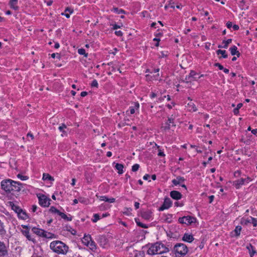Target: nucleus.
I'll return each mask as SVG.
<instances>
[{"label":"nucleus","mask_w":257,"mask_h":257,"mask_svg":"<svg viewBox=\"0 0 257 257\" xmlns=\"http://www.w3.org/2000/svg\"><path fill=\"white\" fill-rule=\"evenodd\" d=\"M1 185L2 189L7 193H11L12 191L19 192L23 187L22 183L11 179L3 180Z\"/></svg>","instance_id":"nucleus-1"},{"label":"nucleus","mask_w":257,"mask_h":257,"mask_svg":"<svg viewBox=\"0 0 257 257\" xmlns=\"http://www.w3.org/2000/svg\"><path fill=\"white\" fill-rule=\"evenodd\" d=\"M147 246L148 249L147 252L149 255L162 254L169 251V248L161 242L149 244Z\"/></svg>","instance_id":"nucleus-2"},{"label":"nucleus","mask_w":257,"mask_h":257,"mask_svg":"<svg viewBox=\"0 0 257 257\" xmlns=\"http://www.w3.org/2000/svg\"><path fill=\"white\" fill-rule=\"evenodd\" d=\"M50 249L57 254H66L69 247L61 241L54 240L50 244Z\"/></svg>","instance_id":"nucleus-3"},{"label":"nucleus","mask_w":257,"mask_h":257,"mask_svg":"<svg viewBox=\"0 0 257 257\" xmlns=\"http://www.w3.org/2000/svg\"><path fill=\"white\" fill-rule=\"evenodd\" d=\"M173 250L176 256L178 257L184 256L188 251L187 246L181 243H178L175 244Z\"/></svg>","instance_id":"nucleus-4"},{"label":"nucleus","mask_w":257,"mask_h":257,"mask_svg":"<svg viewBox=\"0 0 257 257\" xmlns=\"http://www.w3.org/2000/svg\"><path fill=\"white\" fill-rule=\"evenodd\" d=\"M174 119L172 117H168L167 121L162 124L161 129L164 131L169 130L171 127H176Z\"/></svg>","instance_id":"nucleus-5"},{"label":"nucleus","mask_w":257,"mask_h":257,"mask_svg":"<svg viewBox=\"0 0 257 257\" xmlns=\"http://www.w3.org/2000/svg\"><path fill=\"white\" fill-rule=\"evenodd\" d=\"M196 219L191 216H184L182 217H180L178 221L181 224H186L187 225L191 224L196 222Z\"/></svg>","instance_id":"nucleus-6"},{"label":"nucleus","mask_w":257,"mask_h":257,"mask_svg":"<svg viewBox=\"0 0 257 257\" xmlns=\"http://www.w3.org/2000/svg\"><path fill=\"white\" fill-rule=\"evenodd\" d=\"M251 180L252 179L249 177L246 178H241L235 181L233 184L236 189H239L242 185L246 183H248L249 182L251 181Z\"/></svg>","instance_id":"nucleus-7"},{"label":"nucleus","mask_w":257,"mask_h":257,"mask_svg":"<svg viewBox=\"0 0 257 257\" xmlns=\"http://www.w3.org/2000/svg\"><path fill=\"white\" fill-rule=\"evenodd\" d=\"M50 201L51 199L44 195H42L39 197V203L42 207H48L50 204Z\"/></svg>","instance_id":"nucleus-8"},{"label":"nucleus","mask_w":257,"mask_h":257,"mask_svg":"<svg viewBox=\"0 0 257 257\" xmlns=\"http://www.w3.org/2000/svg\"><path fill=\"white\" fill-rule=\"evenodd\" d=\"M172 205V202L171 200L169 198L166 197L164 199L163 204L159 208V211H162L165 209H168L171 207Z\"/></svg>","instance_id":"nucleus-9"},{"label":"nucleus","mask_w":257,"mask_h":257,"mask_svg":"<svg viewBox=\"0 0 257 257\" xmlns=\"http://www.w3.org/2000/svg\"><path fill=\"white\" fill-rule=\"evenodd\" d=\"M198 74L194 70H191L189 74L185 77V80L187 83L192 81H197L198 80Z\"/></svg>","instance_id":"nucleus-10"},{"label":"nucleus","mask_w":257,"mask_h":257,"mask_svg":"<svg viewBox=\"0 0 257 257\" xmlns=\"http://www.w3.org/2000/svg\"><path fill=\"white\" fill-rule=\"evenodd\" d=\"M97 241L99 245L103 248L106 247L108 241L106 236L104 235H99L97 237Z\"/></svg>","instance_id":"nucleus-11"},{"label":"nucleus","mask_w":257,"mask_h":257,"mask_svg":"<svg viewBox=\"0 0 257 257\" xmlns=\"http://www.w3.org/2000/svg\"><path fill=\"white\" fill-rule=\"evenodd\" d=\"M248 223H252L253 226L255 227L257 226V218L250 217V218L247 219H242L241 220V224L247 225Z\"/></svg>","instance_id":"nucleus-12"},{"label":"nucleus","mask_w":257,"mask_h":257,"mask_svg":"<svg viewBox=\"0 0 257 257\" xmlns=\"http://www.w3.org/2000/svg\"><path fill=\"white\" fill-rule=\"evenodd\" d=\"M8 254L6 246L4 242L0 241V257H4Z\"/></svg>","instance_id":"nucleus-13"},{"label":"nucleus","mask_w":257,"mask_h":257,"mask_svg":"<svg viewBox=\"0 0 257 257\" xmlns=\"http://www.w3.org/2000/svg\"><path fill=\"white\" fill-rule=\"evenodd\" d=\"M139 107V103L138 102H134V105L130 106L129 110H127L126 112L128 114V112L130 111V114H133L135 113L136 110H138Z\"/></svg>","instance_id":"nucleus-14"},{"label":"nucleus","mask_w":257,"mask_h":257,"mask_svg":"<svg viewBox=\"0 0 257 257\" xmlns=\"http://www.w3.org/2000/svg\"><path fill=\"white\" fill-rule=\"evenodd\" d=\"M170 195L171 197L175 200H179L182 197L181 193L178 191H172L170 192Z\"/></svg>","instance_id":"nucleus-15"},{"label":"nucleus","mask_w":257,"mask_h":257,"mask_svg":"<svg viewBox=\"0 0 257 257\" xmlns=\"http://www.w3.org/2000/svg\"><path fill=\"white\" fill-rule=\"evenodd\" d=\"M182 239L186 242L190 243L193 241L194 238L192 234L186 233L184 234Z\"/></svg>","instance_id":"nucleus-16"},{"label":"nucleus","mask_w":257,"mask_h":257,"mask_svg":"<svg viewBox=\"0 0 257 257\" xmlns=\"http://www.w3.org/2000/svg\"><path fill=\"white\" fill-rule=\"evenodd\" d=\"M32 231L35 234L38 235L39 236L43 237L44 235V230L37 227H33Z\"/></svg>","instance_id":"nucleus-17"},{"label":"nucleus","mask_w":257,"mask_h":257,"mask_svg":"<svg viewBox=\"0 0 257 257\" xmlns=\"http://www.w3.org/2000/svg\"><path fill=\"white\" fill-rule=\"evenodd\" d=\"M237 47L234 45L229 48V51L230 52L231 55H236L237 57H239L240 55V53L238 51H237Z\"/></svg>","instance_id":"nucleus-18"},{"label":"nucleus","mask_w":257,"mask_h":257,"mask_svg":"<svg viewBox=\"0 0 257 257\" xmlns=\"http://www.w3.org/2000/svg\"><path fill=\"white\" fill-rule=\"evenodd\" d=\"M185 181V179L183 177L178 176L176 179H173L172 181V183L174 185H177L180 184L181 183Z\"/></svg>","instance_id":"nucleus-19"},{"label":"nucleus","mask_w":257,"mask_h":257,"mask_svg":"<svg viewBox=\"0 0 257 257\" xmlns=\"http://www.w3.org/2000/svg\"><path fill=\"white\" fill-rule=\"evenodd\" d=\"M246 248L248 250L250 257H253L254 254L256 253V251L255 250L254 247L251 243H249L248 245H247Z\"/></svg>","instance_id":"nucleus-20"},{"label":"nucleus","mask_w":257,"mask_h":257,"mask_svg":"<svg viewBox=\"0 0 257 257\" xmlns=\"http://www.w3.org/2000/svg\"><path fill=\"white\" fill-rule=\"evenodd\" d=\"M43 237L48 239H53L56 238L57 235L54 233L48 232L44 230V235Z\"/></svg>","instance_id":"nucleus-21"},{"label":"nucleus","mask_w":257,"mask_h":257,"mask_svg":"<svg viewBox=\"0 0 257 257\" xmlns=\"http://www.w3.org/2000/svg\"><path fill=\"white\" fill-rule=\"evenodd\" d=\"M9 204L12 209L17 214L19 213V212L22 211V209L19 206L15 204L13 202H10Z\"/></svg>","instance_id":"nucleus-22"},{"label":"nucleus","mask_w":257,"mask_h":257,"mask_svg":"<svg viewBox=\"0 0 257 257\" xmlns=\"http://www.w3.org/2000/svg\"><path fill=\"white\" fill-rule=\"evenodd\" d=\"M91 237L90 235H89V234L84 235V237H83V238L82 239V243L84 245H85L86 246H88L89 242H90V241H91Z\"/></svg>","instance_id":"nucleus-23"},{"label":"nucleus","mask_w":257,"mask_h":257,"mask_svg":"<svg viewBox=\"0 0 257 257\" xmlns=\"http://www.w3.org/2000/svg\"><path fill=\"white\" fill-rule=\"evenodd\" d=\"M142 217L146 220H149L152 216V213L150 211H144L141 213Z\"/></svg>","instance_id":"nucleus-24"},{"label":"nucleus","mask_w":257,"mask_h":257,"mask_svg":"<svg viewBox=\"0 0 257 257\" xmlns=\"http://www.w3.org/2000/svg\"><path fill=\"white\" fill-rule=\"evenodd\" d=\"M18 0H10L9 4L11 9L17 10L19 7L17 6Z\"/></svg>","instance_id":"nucleus-25"},{"label":"nucleus","mask_w":257,"mask_h":257,"mask_svg":"<svg viewBox=\"0 0 257 257\" xmlns=\"http://www.w3.org/2000/svg\"><path fill=\"white\" fill-rule=\"evenodd\" d=\"M115 168L117 170V173L119 174H122L123 173V169L124 168L123 165L121 164L116 163Z\"/></svg>","instance_id":"nucleus-26"},{"label":"nucleus","mask_w":257,"mask_h":257,"mask_svg":"<svg viewBox=\"0 0 257 257\" xmlns=\"http://www.w3.org/2000/svg\"><path fill=\"white\" fill-rule=\"evenodd\" d=\"M23 234L26 237V238L29 240L32 241L33 242H35V239L31 237L28 230L23 231Z\"/></svg>","instance_id":"nucleus-27"},{"label":"nucleus","mask_w":257,"mask_h":257,"mask_svg":"<svg viewBox=\"0 0 257 257\" xmlns=\"http://www.w3.org/2000/svg\"><path fill=\"white\" fill-rule=\"evenodd\" d=\"M18 216L19 218L24 220H26L27 218H28V216L27 214L25 211H23L22 209L21 212H19V213H18Z\"/></svg>","instance_id":"nucleus-28"},{"label":"nucleus","mask_w":257,"mask_h":257,"mask_svg":"<svg viewBox=\"0 0 257 257\" xmlns=\"http://www.w3.org/2000/svg\"><path fill=\"white\" fill-rule=\"evenodd\" d=\"M216 54L218 55L221 54V57L223 58H227L228 57V55L226 54V51L225 50L218 49L216 51Z\"/></svg>","instance_id":"nucleus-29"},{"label":"nucleus","mask_w":257,"mask_h":257,"mask_svg":"<svg viewBox=\"0 0 257 257\" xmlns=\"http://www.w3.org/2000/svg\"><path fill=\"white\" fill-rule=\"evenodd\" d=\"M42 179L43 180H49L51 181H54V178L48 173H44Z\"/></svg>","instance_id":"nucleus-30"},{"label":"nucleus","mask_w":257,"mask_h":257,"mask_svg":"<svg viewBox=\"0 0 257 257\" xmlns=\"http://www.w3.org/2000/svg\"><path fill=\"white\" fill-rule=\"evenodd\" d=\"M59 216L63 219L67 221H71L72 219V217L69 215V216H67L66 214L62 212H60Z\"/></svg>","instance_id":"nucleus-31"},{"label":"nucleus","mask_w":257,"mask_h":257,"mask_svg":"<svg viewBox=\"0 0 257 257\" xmlns=\"http://www.w3.org/2000/svg\"><path fill=\"white\" fill-rule=\"evenodd\" d=\"M90 249L92 251H94L96 249V245L95 242L92 240V238H91V241L89 242V245Z\"/></svg>","instance_id":"nucleus-32"},{"label":"nucleus","mask_w":257,"mask_h":257,"mask_svg":"<svg viewBox=\"0 0 257 257\" xmlns=\"http://www.w3.org/2000/svg\"><path fill=\"white\" fill-rule=\"evenodd\" d=\"M241 228V226L239 225H237L235 227L234 230L235 236H238L240 235Z\"/></svg>","instance_id":"nucleus-33"},{"label":"nucleus","mask_w":257,"mask_h":257,"mask_svg":"<svg viewBox=\"0 0 257 257\" xmlns=\"http://www.w3.org/2000/svg\"><path fill=\"white\" fill-rule=\"evenodd\" d=\"M231 42H232L231 39H228L227 40H223L222 42V43L224 44V45L222 46V48L226 49L228 47V45L230 43H231Z\"/></svg>","instance_id":"nucleus-34"},{"label":"nucleus","mask_w":257,"mask_h":257,"mask_svg":"<svg viewBox=\"0 0 257 257\" xmlns=\"http://www.w3.org/2000/svg\"><path fill=\"white\" fill-rule=\"evenodd\" d=\"M135 221H136V223H137L138 226H139L140 227H141L142 228H148L147 225H146L145 224H144V223H142L141 222H140L139 221V219L136 218L135 219Z\"/></svg>","instance_id":"nucleus-35"},{"label":"nucleus","mask_w":257,"mask_h":257,"mask_svg":"<svg viewBox=\"0 0 257 257\" xmlns=\"http://www.w3.org/2000/svg\"><path fill=\"white\" fill-rule=\"evenodd\" d=\"M165 218L164 219V220L167 222V223H171L172 221V217L173 215L171 214H168L167 215H165Z\"/></svg>","instance_id":"nucleus-36"},{"label":"nucleus","mask_w":257,"mask_h":257,"mask_svg":"<svg viewBox=\"0 0 257 257\" xmlns=\"http://www.w3.org/2000/svg\"><path fill=\"white\" fill-rule=\"evenodd\" d=\"M49 211L52 213H56L59 215L61 211L58 210L55 207L51 206L49 209Z\"/></svg>","instance_id":"nucleus-37"},{"label":"nucleus","mask_w":257,"mask_h":257,"mask_svg":"<svg viewBox=\"0 0 257 257\" xmlns=\"http://www.w3.org/2000/svg\"><path fill=\"white\" fill-rule=\"evenodd\" d=\"M188 105L190 110H192L193 111H196L197 110V107L194 103L191 102L188 103Z\"/></svg>","instance_id":"nucleus-38"},{"label":"nucleus","mask_w":257,"mask_h":257,"mask_svg":"<svg viewBox=\"0 0 257 257\" xmlns=\"http://www.w3.org/2000/svg\"><path fill=\"white\" fill-rule=\"evenodd\" d=\"M78 53L80 55H84L85 58L88 57V53H86L85 50L83 48H80L78 50Z\"/></svg>","instance_id":"nucleus-39"},{"label":"nucleus","mask_w":257,"mask_h":257,"mask_svg":"<svg viewBox=\"0 0 257 257\" xmlns=\"http://www.w3.org/2000/svg\"><path fill=\"white\" fill-rule=\"evenodd\" d=\"M6 233V231L4 228V223L0 220V234L4 235Z\"/></svg>","instance_id":"nucleus-40"},{"label":"nucleus","mask_w":257,"mask_h":257,"mask_svg":"<svg viewBox=\"0 0 257 257\" xmlns=\"http://www.w3.org/2000/svg\"><path fill=\"white\" fill-rule=\"evenodd\" d=\"M111 11L118 14H125V11L123 10L119 9L117 8H113Z\"/></svg>","instance_id":"nucleus-41"},{"label":"nucleus","mask_w":257,"mask_h":257,"mask_svg":"<svg viewBox=\"0 0 257 257\" xmlns=\"http://www.w3.org/2000/svg\"><path fill=\"white\" fill-rule=\"evenodd\" d=\"M17 177L22 181L26 180L28 179V178H29V177L28 176H24L21 174H18L17 175Z\"/></svg>","instance_id":"nucleus-42"},{"label":"nucleus","mask_w":257,"mask_h":257,"mask_svg":"<svg viewBox=\"0 0 257 257\" xmlns=\"http://www.w3.org/2000/svg\"><path fill=\"white\" fill-rule=\"evenodd\" d=\"M100 217L98 214H94L93 215V218L92 219V221L93 222H96L99 219H100Z\"/></svg>","instance_id":"nucleus-43"},{"label":"nucleus","mask_w":257,"mask_h":257,"mask_svg":"<svg viewBox=\"0 0 257 257\" xmlns=\"http://www.w3.org/2000/svg\"><path fill=\"white\" fill-rule=\"evenodd\" d=\"M140 168V165L138 164H136L132 166V171L133 172L137 171Z\"/></svg>","instance_id":"nucleus-44"},{"label":"nucleus","mask_w":257,"mask_h":257,"mask_svg":"<svg viewBox=\"0 0 257 257\" xmlns=\"http://www.w3.org/2000/svg\"><path fill=\"white\" fill-rule=\"evenodd\" d=\"M78 201L81 203L86 204L88 200L84 197H80L78 198Z\"/></svg>","instance_id":"nucleus-45"},{"label":"nucleus","mask_w":257,"mask_h":257,"mask_svg":"<svg viewBox=\"0 0 257 257\" xmlns=\"http://www.w3.org/2000/svg\"><path fill=\"white\" fill-rule=\"evenodd\" d=\"M66 128V125L65 124L63 123L61 126H59L58 129L61 132L64 133H66L64 131V129Z\"/></svg>","instance_id":"nucleus-46"},{"label":"nucleus","mask_w":257,"mask_h":257,"mask_svg":"<svg viewBox=\"0 0 257 257\" xmlns=\"http://www.w3.org/2000/svg\"><path fill=\"white\" fill-rule=\"evenodd\" d=\"M91 87H98V84L96 80L94 79L93 80L91 84Z\"/></svg>","instance_id":"nucleus-47"},{"label":"nucleus","mask_w":257,"mask_h":257,"mask_svg":"<svg viewBox=\"0 0 257 257\" xmlns=\"http://www.w3.org/2000/svg\"><path fill=\"white\" fill-rule=\"evenodd\" d=\"M214 66L215 67H217L219 68V69L220 70H222L223 69V66L219 63H215L214 64Z\"/></svg>","instance_id":"nucleus-48"},{"label":"nucleus","mask_w":257,"mask_h":257,"mask_svg":"<svg viewBox=\"0 0 257 257\" xmlns=\"http://www.w3.org/2000/svg\"><path fill=\"white\" fill-rule=\"evenodd\" d=\"M73 12V10L69 7H67L65 10V13L69 12L70 14H72Z\"/></svg>","instance_id":"nucleus-49"},{"label":"nucleus","mask_w":257,"mask_h":257,"mask_svg":"<svg viewBox=\"0 0 257 257\" xmlns=\"http://www.w3.org/2000/svg\"><path fill=\"white\" fill-rule=\"evenodd\" d=\"M125 209L126 210V211H124L123 213L127 215H129L130 212L132 210V209L131 208H125Z\"/></svg>","instance_id":"nucleus-50"},{"label":"nucleus","mask_w":257,"mask_h":257,"mask_svg":"<svg viewBox=\"0 0 257 257\" xmlns=\"http://www.w3.org/2000/svg\"><path fill=\"white\" fill-rule=\"evenodd\" d=\"M56 55H57V57L59 59H60V58H61V56H60V54H59V53H56V54H55V53H53V54H51V57H52V58H54H54H55V57H56Z\"/></svg>","instance_id":"nucleus-51"},{"label":"nucleus","mask_w":257,"mask_h":257,"mask_svg":"<svg viewBox=\"0 0 257 257\" xmlns=\"http://www.w3.org/2000/svg\"><path fill=\"white\" fill-rule=\"evenodd\" d=\"M245 4V2L244 0H241L240 2V4L239 5V7L241 8V10L244 9V5Z\"/></svg>","instance_id":"nucleus-52"},{"label":"nucleus","mask_w":257,"mask_h":257,"mask_svg":"<svg viewBox=\"0 0 257 257\" xmlns=\"http://www.w3.org/2000/svg\"><path fill=\"white\" fill-rule=\"evenodd\" d=\"M110 26H112V29L113 30H116L117 29H119L120 28V26L116 24H110Z\"/></svg>","instance_id":"nucleus-53"},{"label":"nucleus","mask_w":257,"mask_h":257,"mask_svg":"<svg viewBox=\"0 0 257 257\" xmlns=\"http://www.w3.org/2000/svg\"><path fill=\"white\" fill-rule=\"evenodd\" d=\"M114 33L116 36L119 37L122 36L123 35V33L120 30L115 31Z\"/></svg>","instance_id":"nucleus-54"},{"label":"nucleus","mask_w":257,"mask_h":257,"mask_svg":"<svg viewBox=\"0 0 257 257\" xmlns=\"http://www.w3.org/2000/svg\"><path fill=\"white\" fill-rule=\"evenodd\" d=\"M241 175V171H239V170H237L236 171H235L234 173V176L236 177H238L240 176Z\"/></svg>","instance_id":"nucleus-55"},{"label":"nucleus","mask_w":257,"mask_h":257,"mask_svg":"<svg viewBox=\"0 0 257 257\" xmlns=\"http://www.w3.org/2000/svg\"><path fill=\"white\" fill-rule=\"evenodd\" d=\"M108 198L106 196H100V199L101 201H104L105 202H107Z\"/></svg>","instance_id":"nucleus-56"},{"label":"nucleus","mask_w":257,"mask_h":257,"mask_svg":"<svg viewBox=\"0 0 257 257\" xmlns=\"http://www.w3.org/2000/svg\"><path fill=\"white\" fill-rule=\"evenodd\" d=\"M232 24L231 22H228L227 23H226V27L228 28V29H230L231 27H232Z\"/></svg>","instance_id":"nucleus-57"},{"label":"nucleus","mask_w":257,"mask_h":257,"mask_svg":"<svg viewBox=\"0 0 257 257\" xmlns=\"http://www.w3.org/2000/svg\"><path fill=\"white\" fill-rule=\"evenodd\" d=\"M158 155L160 157H164L165 156V154L161 150H159Z\"/></svg>","instance_id":"nucleus-58"},{"label":"nucleus","mask_w":257,"mask_h":257,"mask_svg":"<svg viewBox=\"0 0 257 257\" xmlns=\"http://www.w3.org/2000/svg\"><path fill=\"white\" fill-rule=\"evenodd\" d=\"M232 28L234 31H237L239 29V27L237 25H234L232 26Z\"/></svg>","instance_id":"nucleus-59"},{"label":"nucleus","mask_w":257,"mask_h":257,"mask_svg":"<svg viewBox=\"0 0 257 257\" xmlns=\"http://www.w3.org/2000/svg\"><path fill=\"white\" fill-rule=\"evenodd\" d=\"M107 202H109V203H113L115 202V198H108Z\"/></svg>","instance_id":"nucleus-60"},{"label":"nucleus","mask_w":257,"mask_h":257,"mask_svg":"<svg viewBox=\"0 0 257 257\" xmlns=\"http://www.w3.org/2000/svg\"><path fill=\"white\" fill-rule=\"evenodd\" d=\"M214 198V196L213 195H211L209 197V202L210 203H211L212 202V201H213V199Z\"/></svg>","instance_id":"nucleus-61"},{"label":"nucleus","mask_w":257,"mask_h":257,"mask_svg":"<svg viewBox=\"0 0 257 257\" xmlns=\"http://www.w3.org/2000/svg\"><path fill=\"white\" fill-rule=\"evenodd\" d=\"M88 93L86 91H82L81 92L80 95L82 97H84L87 95Z\"/></svg>","instance_id":"nucleus-62"},{"label":"nucleus","mask_w":257,"mask_h":257,"mask_svg":"<svg viewBox=\"0 0 257 257\" xmlns=\"http://www.w3.org/2000/svg\"><path fill=\"white\" fill-rule=\"evenodd\" d=\"M150 177V175L149 174H146L143 177V179L145 180H148V179Z\"/></svg>","instance_id":"nucleus-63"},{"label":"nucleus","mask_w":257,"mask_h":257,"mask_svg":"<svg viewBox=\"0 0 257 257\" xmlns=\"http://www.w3.org/2000/svg\"><path fill=\"white\" fill-rule=\"evenodd\" d=\"M37 209V206L36 205H32V210L33 212H35Z\"/></svg>","instance_id":"nucleus-64"}]
</instances>
